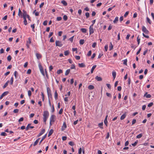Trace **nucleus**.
<instances>
[{
  "label": "nucleus",
  "instance_id": "obj_42",
  "mask_svg": "<svg viewBox=\"0 0 154 154\" xmlns=\"http://www.w3.org/2000/svg\"><path fill=\"white\" fill-rule=\"evenodd\" d=\"M92 53V51L91 50L89 51L87 54V55L88 56H90L91 55Z\"/></svg>",
  "mask_w": 154,
  "mask_h": 154
},
{
  "label": "nucleus",
  "instance_id": "obj_36",
  "mask_svg": "<svg viewBox=\"0 0 154 154\" xmlns=\"http://www.w3.org/2000/svg\"><path fill=\"white\" fill-rule=\"evenodd\" d=\"M63 18L64 20L66 21L68 19L67 16L66 15H64L63 16Z\"/></svg>",
  "mask_w": 154,
  "mask_h": 154
},
{
  "label": "nucleus",
  "instance_id": "obj_52",
  "mask_svg": "<svg viewBox=\"0 0 154 154\" xmlns=\"http://www.w3.org/2000/svg\"><path fill=\"white\" fill-rule=\"evenodd\" d=\"M105 50L106 51H107L108 50V46L107 45H106L104 47Z\"/></svg>",
  "mask_w": 154,
  "mask_h": 154
},
{
  "label": "nucleus",
  "instance_id": "obj_17",
  "mask_svg": "<svg viewBox=\"0 0 154 154\" xmlns=\"http://www.w3.org/2000/svg\"><path fill=\"white\" fill-rule=\"evenodd\" d=\"M81 31L83 33H86L87 32V29L85 28H81Z\"/></svg>",
  "mask_w": 154,
  "mask_h": 154
},
{
  "label": "nucleus",
  "instance_id": "obj_64",
  "mask_svg": "<svg viewBox=\"0 0 154 154\" xmlns=\"http://www.w3.org/2000/svg\"><path fill=\"white\" fill-rule=\"evenodd\" d=\"M75 66L74 65H72L71 67H70V69H75Z\"/></svg>",
  "mask_w": 154,
  "mask_h": 154
},
{
  "label": "nucleus",
  "instance_id": "obj_12",
  "mask_svg": "<svg viewBox=\"0 0 154 154\" xmlns=\"http://www.w3.org/2000/svg\"><path fill=\"white\" fill-rule=\"evenodd\" d=\"M95 79L98 81H100L102 80V78L101 77L98 76H96L95 77Z\"/></svg>",
  "mask_w": 154,
  "mask_h": 154
},
{
  "label": "nucleus",
  "instance_id": "obj_10",
  "mask_svg": "<svg viewBox=\"0 0 154 154\" xmlns=\"http://www.w3.org/2000/svg\"><path fill=\"white\" fill-rule=\"evenodd\" d=\"M151 96V95L150 94H148L147 92H146L144 95V97H145L147 98H150Z\"/></svg>",
  "mask_w": 154,
  "mask_h": 154
},
{
  "label": "nucleus",
  "instance_id": "obj_49",
  "mask_svg": "<svg viewBox=\"0 0 154 154\" xmlns=\"http://www.w3.org/2000/svg\"><path fill=\"white\" fill-rule=\"evenodd\" d=\"M13 77H11V80H10L11 84L12 85L13 84Z\"/></svg>",
  "mask_w": 154,
  "mask_h": 154
},
{
  "label": "nucleus",
  "instance_id": "obj_43",
  "mask_svg": "<svg viewBox=\"0 0 154 154\" xmlns=\"http://www.w3.org/2000/svg\"><path fill=\"white\" fill-rule=\"evenodd\" d=\"M9 93V92L8 91H6L4 92L2 94L3 95L5 96L6 95H7L8 93Z\"/></svg>",
  "mask_w": 154,
  "mask_h": 154
},
{
  "label": "nucleus",
  "instance_id": "obj_38",
  "mask_svg": "<svg viewBox=\"0 0 154 154\" xmlns=\"http://www.w3.org/2000/svg\"><path fill=\"white\" fill-rule=\"evenodd\" d=\"M138 142V140H136L134 143H132L131 145L134 146H135Z\"/></svg>",
  "mask_w": 154,
  "mask_h": 154
},
{
  "label": "nucleus",
  "instance_id": "obj_33",
  "mask_svg": "<svg viewBox=\"0 0 154 154\" xmlns=\"http://www.w3.org/2000/svg\"><path fill=\"white\" fill-rule=\"evenodd\" d=\"M146 19L147 22H148L150 24H151V20H150V19H149V18L148 17H146Z\"/></svg>",
  "mask_w": 154,
  "mask_h": 154
},
{
  "label": "nucleus",
  "instance_id": "obj_53",
  "mask_svg": "<svg viewBox=\"0 0 154 154\" xmlns=\"http://www.w3.org/2000/svg\"><path fill=\"white\" fill-rule=\"evenodd\" d=\"M97 45V43L96 42L94 43L92 45V46L93 48H94Z\"/></svg>",
  "mask_w": 154,
  "mask_h": 154
},
{
  "label": "nucleus",
  "instance_id": "obj_7",
  "mask_svg": "<svg viewBox=\"0 0 154 154\" xmlns=\"http://www.w3.org/2000/svg\"><path fill=\"white\" fill-rule=\"evenodd\" d=\"M31 43V39L30 38H28V40L27 41L26 45L28 48L29 47V45Z\"/></svg>",
  "mask_w": 154,
  "mask_h": 154
},
{
  "label": "nucleus",
  "instance_id": "obj_25",
  "mask_svg": "<svg viewBox=\"0 0 154 154\" xmlns=\"http://www.w3.org/2000/svg\"><path fill=\"white\" fill-rule=\"evenodd\" d=\"M54 98L56 100L57 99L58 94H57L56 91L55 92V93H54Z\"/></svg>",
  "mask_w": 154,
  "mask_h": 154
},
{
  "label": "nucleus",
  "instance_id": "obj_14",
  "mask_svg": "<svg viewBox=\"0 0 154 154\" xmlns=\"http://www.w3.org/2000/svg\"><path fill=\"white\" fill-rule=\"evenodd\" d=\"M45 132V130L44 129H42L41 131L39 133V134H38V136L39 137L42 135Z\"/></svg>",
  "mask_w": 154,
  "mask_h": 154
},
{
  "label": "nucleus",
  "instance_id": "obj_50",
  "mask_svg": "<svg viewBox=\"0 0 154 154\" xmlns=\"http://www.w3.org/2000/svg\"><path fill=\"white\" fill-rule=\"evenodd\" d=\"M74 36H72V37H71V38H70L69 39V40L71 41V42H72L73 41V38H74Z\"/></svg>",
  "mask_w": 154,
  "mask_h": 154
},
{
  "label": "nucleus",
  "instance_id": "obj_21",
  "mask_svg": "<svg viewBox=\"0 0 154 154\" xmlns=\"http://www.w3.org/2000/svg\"><path fill=\"white\" fill-rule=\"evenodd\" d=\"M118 19H119V17H116L114 20L113 21V23H116L118 21Z\"/></svg>",
  "mask_w": 154,
  "mask_h": 154
},
{
  "label": "nucleus",
  "instance_id": "obj_63",
  "mask_svg": "<svg viewBox=\"0 0 154 154\" xmlns=\"http://www.w3.org/2000/svg\"><path fill=\"white\" fill-rule=\"evenodd\" d=\"M31 72V70L30 69H29L27 72V74H30Z\"/></svg>",
  "mask_w": 154,
  "mask_h": 154
},
{
  "label": "nucleus",
  "instance_id": "obj_34",
  "mask_svg": "<svg viewBox=\"0 0 154 154\" xmlns=\"http://www.w3.org/2000/svg\"><path fill=\"white\" fill-rule=\"evenodd\" d=\"M84 43V40L83 39H81L79 41V44L80 45H83Z\"/></svg>",
  "mask_w": 154,
  "mask_h": 154
},
{
  "label": "nucleus",
  "instance_id": "obj_11",
  "mask_svg": "<svg viewBox=\"0 0 154 154\" xmlns=\"http://www.w3.org/2000/svg\"><path fill=\"white\" fill-rule=\"evenodd\" d=\"M36 56L38 60L40 59L42 57V55L39 53H36Z\"/></svg>",
  "mask_w": 154,
  "mask_h": 154
},
{
  "label": "nucleus",
  "instance_id": "obj_24",
  "mask_svg": "<svg viewBox=\"0 0 154 154\" xmlns=\"http://www.w3.org/2000/svg\"><path fill=\"white\" fill-rule=\"evenodd\" d=\"M94 86L92 85H90L88 86V88L90 90L93 89H94Z\"/></svg>",
  "mask_w": 154,
  "mask_h": 154
},
{
  "label": "nucleus",
  "instance_id": "obj_57",
  "mask_svg": "<svg viewBox=\"0 0 154 154\" xmlns=\"http://www.w3.org/2000/svg\"><path fill=\"white\" fill-rule=\"evenodd\" d=\"M24 119L23 117L20 118L18 120V122H22L23 120Z\"/></svg>",
  "mask_w": 154,
  "mask_h": 154
},
{
  "label": "nucleus",
  "instance_id": "obj_46",
  "mask_svg": "<svg viewBox=\"0 0 154 154\" xmlns=\"http://www.w3.org/2000/svg\"><path fill=\"white\" fill-rule=\"evenodd\" d=\"M28 95L29 97H30L32 95L31 92L30 90H29L28 91Z\"/></svg>",
  "mask_w": 154,
  "mask_h": 154
},
{
  "label": "nucleus",
  "instance_id": "obj_18",
  "mask_svg": "<svg viewBox=\"0 0 154 154\" xmlns=\"http://www.w3.org/2000/svg\"><path fill=\"white\" fill-rule=\"evenodd\" d=\"M112 76H113L114 79L116 77V72L115 71H113L112 72Z\"/></svg>",
  "mask_w": 154,
  "mask_h": 154
},
{
  "label": "nucleus",
  "instance_id": "obj_22",
  "mask_svg": "<svg viewBox=\"0 0 154 154\" xmlns=\"http://www.w3.org/2000/svg\"><path fill=\"white\" fill-rule=\"evenodd\" d=\"M103 122H102L101 123H99L98 124V126L100 128H101V129H103Z\"/></svg>",
  "mask_w": 154,
  "mask_h": 154
},
{
  "label": "nucleus",
  "instance_id": "obj_59",
  "mask_svg": "<svg viewBox=\"0 0 154 154\" xmlns=\"http://www.w3.org/2000/svg\"><path fill=\"white\" fill-rule=\"evenodd\" d=\"M128 14L129 12L126 11L124 15V17H126L128 15Z\"/></svg>",
  "mask_w": 154,
  "mask_h": 154
},
{
  "label": "nucleus",
  "instance_id": "obj_27",
  "mask_svg": "<svg viewBox=\"0 0 154 154\" xmlns=\"http://www.w3.org/2000/svg\"><path fill=\"white\" fill-rule=\"evenodd\" d=\"M26 17L23 18L24 19V23L25 25H26L27 24V21L26 19Z\"/></svg>",
  "mask_w": 154,
  "mask_h": 154
},
{
  "label": "nucleus",
  "instance_id": "obj_28",
  "mask_svg": "<svg viewBox=\"0 0 154 154\" xmlns=\"http://www.w3.org/2000/svg\"><path fill=\"white\" fill-rule=\"evenodd\" d=\"M35 11H36V10H35L33 11V13H35V16H38L39 15V12L38 11L35 12Z\"/></svg>",
  "mask_w": 154,
  "mask_h": 154
},
{
  "label": "nucleus",
  "instance_id": "obj_19",
  "mask_svg": "<svg viewBox=\"0 0 154 154\" xmlns=\"http://www.w3.org/2000/svg\"><path fill=\"white\" fill-rule=\"evenodd\" d=\"M113 46L112 44V43L111 42H110V45L109 46V50H111L113 48Z\"/></svg>",
  "mask_w": 154,
  "mask_h": 154
},
{
  "label": "nucleus",
  "instance_id": "obj_37",
  "mask_svg": "<svg viewBox=\"0 0 154 154\" xmlns=\"http://www.w3.org/2000/svg\"><path fill=\"white\" fill-rule=\"evenodd\" d=\"M63 72V71L61 69H59L58 70L57 72V74H60V73H61Z\"/></svg>",
  "mask_w": 154,
  "mask_h": 154
},
{
  "label": "nucleus",
  "instance_id": "obj_35",
  "mask_svg": "<svg viewBox=\"0 0 154 154\" xmlns=\"http://www.w3.org/2000/svg\"><path fill=\"white\" fill-rule=\"evenodd\" d=\"M46 134L45 135H44L42 139V140H41V141H40V142H39V144H40L44 140V139L45 138V137H46Z\"/></svg>",
  "mask_w": 154,
  "mask_h": 154
},
{
  "label": "nucleus",
  "instance_id": "obj_48",
  "mask_svg": "<svg viewBox=\"0 0 154 154\" xmlns=\"http://www.w3.org/2000/svg\"><path fill=\"white\" fill-rule=\"evenodd\" d=\"M1 135L2 136H5L7 135V134L5 132H2L1 133Z\"/></svg>",
  "mask_w": 154,
  "mask_h": 154
},
{
  "label": "nucleus",
  "instance_id": "obj_51",
  "mask_svg": "<svg viewBox=\"0 0 154 154\" xmlns=\"http://www.w3.org/2000/svg\"><path fill=\"white\" fill-rule=\"evenodd\" d=\"M19 109H14L13 111V112L14 113H17L18 112Z\"/></svg>",
  "mask_w": 154,
  "mask_h": 154
},
{
  "label": "nucleus",
  "instance_id": "obj_55",
  "mask_svg": "<svg viewBox=\"0 0 154 154\" xmlns=\"http://www.w3.org/2000/svg\"><path fill=\"white\" fill-rule=\"evenodd\" d=\"M63 111V109L62 108H61L59 112V114H61Z\"/></svg>",
  "mask_w": 154,
  "mask_h": 154
},
{
  "label": "nucleus",
  "instance_id": "obj_26",
  "mask_svg": "<svg viewBox=\"0 0 154 154\" xmlns=\"http://www.w3.org/2000/svg\"><path fill=\"white\" fill-rule=\"evenodd\" d=\"M9 82V81H8L6 83H5L3 86V88H5L8 85V83Z\"/></svg>",
  "mask_w": 154,
  "mask_h": 154
},
{
  "label": "nucleus",
  "instance_id": "obj_20",
  "mask_svg": "<svg viewBox=\"0 0 154 154\" xmlns=\"http://www.w3.org/2000/svg\"><path fill=\"white\" fill-rule=\"evenodd\" d=\"M40 139V138H38V139H37L34 143L33 144V146H36L38 143L39 140Z\"/></svg>",
  "mask_w": 154,
  "mask_h": 154
},
{
  "label": "nucleus",
  "instance_id": "obj_31",
  "mask_svg": "<svg viewBox=\"0 0 154 154\" xmlns=\"http://www.w3.org/2000/svg\"><path fill=\"white\" fill-rule=\"evenodd\" d=\"M61 2L65 6H66L67 5V3L65 1H61Z\"/></svg>",
  "mask_w": 154,
  "mask_h": 154
},
{
  "label": "nucleus",
  "instance_id": "obj_15",
  "mask_svg": "<svg viewBox=\"0 0 154 154\" xmlns=\"http://www.w3.org/2000/svg\"><path fill=\"white\" fill-rule=\"evenodd\" d=\"M126 112H125L124 114H123L121 117L120 119L121 120H122L124 119L126 117Z\"/></svg>",
  "mask_w": 154,
  "mask_h": 154
},
{
  "label": "nucleus",
  "instance_id": "obj_61",
  "mask_svg": "<svg viewBox=\"0 0 154 154\" xmlns=\"http://www.w3.org/2000/svg\"><path fill=\"white\" fill-rule=\"evenodd\" d=\"M62 19V17H57V20L58 21H60Z\"/></svg>",
  "mask_w": 154,
  "mask_h": 154
},
{
  "label": "nucleus",
  "instance_id": "obj_8",
  "mask_svg": "<svg viewBox=\"0 0 154 154\" xmlns=\"http://www.w3.org/2000/svg\"><path fill=\"white\" fill-rule=\"evenodd\" d=\"M30 125H31L30 124H29L28 125H27V127H26V131L28 130L29 128H34V127L33 126H30Z\"/></svg>",
  "mask_w": 154,
  "mask_h": 154
},
{
  "label": "nucleus",
  "instance_id": "obj_47",
  "mask_svg": "<svg viewBox=\"0 0 154 154\" xmlns=\"http://www.w3.org/2000/svg\"><path fill=\"white\" fill-rule=\"evenodd\" d=\"M85 15L86 18H88L90 14L88 12H86L85 13Z\"/></svg>",
  "mask_w": 154,
  "mask_h": 154
},
{
  "label": "nucleus",
  "instance_id": "obj_9",
  "mask_svg": "<svg viewBox=\"0 0 154 154\" xmlns=\"http://www.w3.org/2000/svg\"><path fill=\"white\" fill-rule=\"evenodd\" d=\"M39 68H40V72H41L42 74L44 76H45V74L44 72L43 69L42 68V67L41 66H40Z\"/></svg>",
  "mask_w": 154,
  "mask_h": 154
},
{
  "label": "nucleus",
  "instance_id": "obj_41",
  "mask_svg": "<svg viewBox=\"0 0 154 154\" xmlns=\"http://www.w3.org/2000/svg\"><path fill=\"white\" fill-rule=\"evenodd\" d=\"M47 92L48 94V93L50 94V93L51 92V91L50 89L48 87L47 88Z\"/></svg>",
  "mask_w": 154,
  "mask_h": 154
},
{
  "label": "nucleus",
  "instance_id": "obj_6",
  "mask_svg": "<svg viewBox=\"0 0 154 154\" xmlns=\"http://www.w3.org/2000/svg\"><path fill=\"white\" fill-rule=\"evenodd\" d=\"M23 18H25V17H27L28 15H29L28 14H27V13L26 11L24 10H23Z\"/></svg>",
  "mask_w": 154,
  "mask_h": 154
},
{
  "label": "nucleus",
  "instance_id": "obj_16",
  "mask_svg": "<svg viewBox=\"0 0 154 154\" xmlns=\"http://www.w3.org/2000/svg\"><path fill=\"white\" fill-rule=\"evenodd\" d=\"M96 66H97L96 65H94L92 66V67L91 69V73H93L94 70L95 68L96 67Z\"/></svg>",
  "mask_w": 154,
  "mask_h": 154
},
{
  "label": "nucleus",
  "instance_id": "obj_58",
  "mask_svg": "<svg viewBox=\"0 0 154 154\" xmlns=\"http://www.w3.org/2000/svg\"><path fill=\"white\" fill-rule=\"evenodd\" d=\"M82 152V149L81 148H80L79 150L78 153L79 154H81Z\"/></svg>",
  "mask_w": 154,
  "mask_h": 154
},
{
  "label": "nucleus",
  "instance_id": "obj_40",
  "mask_svg": "<svg viewBox=\"0 0 154 154\" xmlns=\"http://www.w3.org/2000/svg\"><path fill=\"white\" fill-rule=\"evenodd\" d=\"M11 57L10 55H9L7 57V59L8 61H10L11 59Z\"/></svg>",
  "mask_w": 154,
  "mask_h": 154
},
{
  "label": "nucleus",
  "instance_id": "obj_44",
  "mask_svg": "<svg viewBox=\"0 0 154 154\" xmlns=\"http://www.w3.org/2000/svg\"><path fill=\"white\" fill-rule=\"evenodd\" d=\"M68 143L71 146H73L74 145V143L72 141H69Z\"/></svg>",
  "mask_w": 154,
  "mask_h": 154
},
{
  "label": "nucleus",
  "instance_id": "obj_29",
  "mask_svg": "<svg viewBox=\"0 0 154 154\" xmlns=\"http://www.w3.org/2000/svg\"><path fill=\"white\" fill-rule=\"evenodd\" d=\"M69 51L68 50L64 52V54L65 56H67L69 54Z\"/></svg>",
  "mask_w": 154,
  "mask_h": 154
},
{
  "label": "nucleus",
  "instance_id": "obj_56",
  "mask_svg": "<svg viewBox=\"0 0 154 154\" xmlns=\"http://www.w3.org/2000/svg\"><path fill=\"white\" fill-rule=\"evenodd\" d=\"M48 23V21L47 20H45L44 21L43 23V25L44 26H46Z\"/></svg>",
  "mask_w": 154,
  "mask_h": 154
},
{
  "label": "nucleus",
  "instance_id": "obj_3",
  "mask_svg": "<svg viewBox=\"0 0 154 154\" xmlns=\"http://www.w3.org/2000/svg\"><path fill=\"white\" fill-rule=\"evenodd\" d=\"M142 30L146 34H148L149 33V31L147 30L146 27L144 26H142Z\"/></svg>",
  "mask_w": 154,
  "mask_h": 154
},
{
  "label": "nucleus",
  "instance_id": "obj_60",
  "mask_svg": "<svg viewBox=\"0 0 154 154\" xmlns=\"http://www.w3.org/2000/svg\"><path fill=\"white\" fill-rule=\"evenodd\" d=\"M127 60L125 59L123 60V64L126 65H127Z\"/></svg>",
  "mask_w": 154,
  "mask_h": 154
},
{
  "label": "nucleus",
  "instance_id": "obj_1",
  "mask_svg": "<svg viewBox=\"0 0 154 154\" xmlns=\"http://www.w3.org/2000/svg\"><path fill=\"white\" fill-rule=\"evenodd\" d=\"M55 45L56 46L61 47L63 46V44L61 42L59 41H56L55 42Z\"/></svg>",
  "mask_w": 154,
  "mask_h": 154
},
{
  "label": "nucleus",
  "instance_id": "obj_2",
  "mask_svg": "<svg viewBox=\"0 0 154 154\" xmlns=\"http://www.w3.org/2000/svg\"><path fill=\"white\" fill-rule=\"evenodd\" d=\"M89 29L90 35L93 34L94 32V30L93 29V25H91L90 26L89 28Z\"/></svg>",
  "mask_w": 154,
  "mask_h": 154
},
{
  "label": "nucleus",
  "instance_id": "obj_62",
  "mask_svg": "<svg viewBox=\"0 0 154 154\" xmlns=\"http://www.w3.org/2000/svg\"><path fill=\"white\" fill-rule=\"evenodd\" d=\"M75 58L77 60H79L80 58V57L79 56H75Z\"/></svg>",
  "mask_w": 154,
  "mask_h": 154
},
{
  "label": "nucleus",
  "instance_id": "obj_13",
  "mask_svg": "<svg viewBox=\"0 0 154 154\" xmlns=\"http://www.w3.org/2000/svg\"><path fill=\"white\" fill-rule=\"evenodd\" d=\"M79 66L81 68L84 67L85 66V64L83 63H79Z\"/></svg>",
  "mask_w": 154,
  "mask_h": 154
},
{
  "label": "nucleus",
  "instance_id": "obj_30",
  "mask_svg": "<svg viewBox=\"0 0 154 154\" xmlns=\"http://www.w3.org/2000/svg\"><path fill=\"white\" fill-rule=\"evenodd\" d=\"M70 72V69H67L65 72V75H67Z\"/></svg>",
  "mask_w": 154,
  "mask_h": 154
},
{
  "label": "nucleus",
  "instance_id": "obj_32",
  "mask_svg": "<svg viewBox=\"0 0 154 154\" xmlns=\"http://www.w3.org/2000/svg\"><path fill=\"white\" fill-rule=\"evenodd\" d=\"M143 136V134L142 133L136 136L137 138H140Z\"/></svg>",
  "mask_w": 154,
  "mask_h": 154
},
{
  "label": "nucleus",
  "instance_id": "obj_4",
  "mask_svg": "<svg viewBox=\"0 0 154 154\" xmlns=\"http://www.w3.org/2000/svg\"><path fill=\"white\" fill-rule=\"evenodd\" d=\"M49 115V112L48 111H44L43 113V117L48 118Z\"/></svg>",
  "mask_w": 154,
  "mask_h": 154
},
{
  "label": "nucleus",
  "instance_id": "obj_5",
  "mask_svg": "<svg viewBox=\"0 0 154 154\" xmlns=\"http://www.w3.org/2000/svg\"><path fill=\"white\" fill-rule=\"evenodd\" d=\"M55 116L54 115H52L50 118V125H51V123L52 122H54L55 121L54 120Z\"/></svg>",
  "mask_w": 154,
  "mask_h": 154
},
{
  "label": "nucleus",
  "instance_id": "obj_23",
  "mask_svg": "<svg viewBox=\"0 0 154 154\" xmlns=\"http://www.w3.org/2000/svg\"><path fill=\"white\" fill-rule=\"evenodd\" d=\"M53 131H54L53 130L51 129L48 133V136L49 137L50 136H51L53 134Z\"/></svg>",
  "mask_w": 154,
  "mask_h": 154
},
{
  "label": "nucleus",
  "instance_id": "obj_54",
  "mask_svg": "<svg viewBox=\"0 0 154 154\" xmlns=\"http://www.w3.org/2000/svg\"><path fill=\"white\" fill-rule=\"evenodd\" d=\"M153 103H150L148 105V106L149 107H150L153 105Z\"/></svg>",
  "mask_w": 154,
  "mask_h": 154
},
{
  "label": "nucleus",
  "instance_id": "obj_39",
  "mask_svg": "<svg viewBox=\"0 0 154 154\" xmlns=\"http://www.w3.org/2000/svg\"><path fill=\"white\" fill-rule=\"evenodd\" d=\"M115 7V6L114 5L112 7H110L108 9V11H110L111 10H112Z\"/></svg>",
  "mask_w": 154,
  "mask_h": 154
},
{
  "label": "nucleus",
  "instance_id": "obj_45",
  "mask_svg": "<svg viewBox=\"0 0 154 154\" xmlns=\"http://www.w3.org/2000/svg\"><path fill=\"white\" fill-rule=\"evenodd\" d=\"M5 131L6 132H7L8 133H9L11 134L13 133V131H9L8 129L6 130Z\"/></svg>",
  "mask_w": 154,
  "mask_h": 154
}]
</instances>
